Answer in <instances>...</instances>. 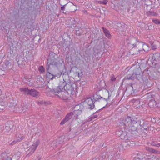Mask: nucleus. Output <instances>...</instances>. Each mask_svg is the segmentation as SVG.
<instances>
[{
  "label": "nucleus",
  "mask_w": 160,
  "mask_h": 160,
  "mask_svg": "<svg viewBox=\"0 0 160 160\" xmlns=\"http://www.w3.org/2000/svg\"><path fill=\"white\" fill-rule=\"evenodd\" d=\"M73 90L74 88L72 87L71 83H66L64 81L60 82L57 88L54 89L53 91L55 94L63 91L67 92L69 94H72Z\"/></svg>",
  "instance_id": "f257e3e1"
},
{
  "label": "nucleus",
  "mask_w": 160,
  "mask_h": 160,
  "mask_svg": "<svg viewBox=\"0 0 160 160\" xmlns=\"http://www.w3.org/2000/svg\"><path fill=\"white\" fill-rule=\"evenodd\" d=\"M130 117H127L122 121V122L126 129L130 131H134L137 130V128L139 124V122L132 120Z\"/></svg>",
  "instance_id": "f03ea898"
},
{
  "label": "nucleus",
  "mask_w": 160,
  "mask_h": 160,
  "mask_svg": "<svg viewBox=\"0 0 160 160\" xmlns=\"http://www.w3.org/2000/svg\"><path fill=\"white\" fill-rule=\"evenodd\" d=\"M21 92H23L25 93L30 95L34 97H38L39 96V92L35 89L29 90L28 88H21L20 89Z\"/></svg>",
  "instance_id": "7ed1b4c3"
},
{
  "label": "nucleus",
  "mask_w": 160,
  "mask_h": 160,
  "mask_svg": "<svg viewBox=\"0 0 160 160\" xmlns=\"http://www.w3.org/2000/svg\"><path fill=\"white\" fill-rule=\"evenodd\" d=\"M39 143V141L37 140L30 146L29 148L27 151L26 157H29L34 152Z\"/></svg>",
  "instance_id": "20e7f679"
},
{
  "label": "nucleus",
  "mask_w": 160,
  "mask_h": 160,
  "mask_svg": "<svg viewBox=\"0 0 160 160\" xmlns=\"http://www.w3.org/2000/svg\"><path fill=\"white\" fill-rule=\"evenodd\" d=\"M55 53H50L49 58L48 60L47 64L48 67V70L49 68H50V66L52 65V67L57 66L58 65V63L56 62V59L54 58L51 59L50 57L52 55L54 56L55 55Z\"/></svg>",
  "instance_id": "39448f33"
},
{
  "label": "nucleus",
  "mask_w": 160,
  "mask_h": 160,
  "mask_svg": "<svg viewBox=\"0 0 160 160\" xmlns=\"http://www.w3.org/2000/svg\"><path fill=\"white\" fill-rule=\"evenodd\" d=\"M97 101L96 99H94V98H86L84 101L87 104L89 108L91 109H93L94 107V102Z\"/></svg>",
  "instance_id": "423d86ee"
},
{
  "label": "nucleus",
  "mask_w": 160,
  "mask_h": 160,
  "mask_svg": "<svg viewBox=\"0 0 160 160\" xmlns=\"http://www.w3.org/2000/svg\"><path fill=\"white\" fill-rule=\"evenodd\" d=\"M116 134L118 136H120L121 138L122 139H123L125 140V142H128V137L125 132H123L121 130H118L116 132Z\"/></svg>",
  "instance_id": "0eeeda50"
},
{
  "label": "nucleus",
  "mask_w": 160,
  "mask_h": 160,
  "mask_svg": "<svg viewBox=\"0 0 160 160\" xmlns=\"http://www.w3.org/2000/svg\"><path fill=\"white\" fill-rule=\"evenodd\" d=\"M59 93H57L56 95H58V97L64 100H66L68 99L69 96L71 94H69L67 93V92L64 91H61L60 92H59Z\"/></svg>",
  "instance_id": "6e6552de"
},
{
  "label": "nucleus",
  "mask_w": 160,
  "mask_h": 160,
  "mask_svg": "<svg viewBox=\"0 0 160 160\" xmlns=\"http://www.w3.org/2000/svg\"><path fill=\"white\" fill-rule=\"evenodd\" d=\"M73 115V113L72 112H70L68 114L66 115L65 118L61 122L60 124L61 125L64 124L72 117Z\"/></svg>",
  "instance_id": "1a4fd4ad"
},
{
  "label": "nucleus",
  "mask_w": 160,
  "mask_h": 160,
  "mask_svg": "<svg viewBox=\"0 0 160 160\" xmlns=\"http://www.w3.org/2000/svg\"><path fill=\"white\" fill-rule=\"evenodd\" d=\"M60 76L61 74H52L50 73L48 71H47L46 74L47 77L51 80L52 79L55 77H59Z\"/></svg>",
  "instance_id": "9d476101"
},
{
  "label": "nucleus",
  "mask_w": 160,
  "mask_h": 160,
  "mask_svg": "<svg viewBox=\"0 0 160 160\" xmlns=\"http://www.w3.org/2000/svg\"><path fill=\"white\" fill-rule=\"evenodd\" d=\"M131 102L133 103V105L134 107L136 108H140L139 105L140 102L138 99H133L131 100Z\"/></svg>",
  "instance_id": "9b49d317"
},
{
  "label": "nucleus",
  "mask_w": 160,
  "mask_h": 160,
  "mask_svg": "<svg viewBox=\"0 0 160 160\" xmlns=\"http://www.w3.org/2000/svg\"><path fill=\"white\" fill-rule=\"evenodd\" d=\"M146 14L147 16H156L158 15V14L156 13V12H155L154 11H153L152 8L150 11L147 12Z\"/></svg>",
  "instance_id": "f8f14e48"
},
{
  "label": "nucleus",
  "mask_w": 160,
  "mask_h": 160,
  "mask_svg": "<svg viewBox=\"0 0 160 160\" xmlns=\"http://www.w3.org/2000/svg\"><path fill=\"white\" fill-rule=\"evenodd\" d=\"M148 105L150 107L152 108H154L157 107V104L155 101L153 99L150 100Z\"/></svg>",
  "instance_id": "ddd939ff"
},
{
  "label": "nucleus",
  "mask_w": 160,
  "mask_h": 160,
  "mask_svg": "<svg viewBox=\"0 0 160 160\" xmlns=\"http://www.w3.org/2000/svg\"><path fill=\"white\" fill-rule=\"evenodd\" d=\"M160 58V53L158 52L153 54L152 57L153 61H158Z\"/></svg>",
  "instance_id": "4468645a"
},
{
  "label": "nucleus",
  "mask_w": 160,
  "mask_h": 160,
  "mask_svg": "<svg viewBox=\"0 0 160 160\" xmlns=\"http://www.w3.org/2000/svg\"><path fill=\"white\" fill-rule=\"evenodd\" d=\"M37 103L39 105H44L45 106L50 104V103L49 102H46L43 100L37 101Z\"/></svg>",
  "instance_id": "2eb2a0df"
},
{
  "label": "nucleus",
  "mask_w": 160,
  "mask_h": 160,
  "mask_svg": "<svg viewBox=\"0 0 160 160\" xmlns=\"http://www.w3.org/2000/svg\"><path fill=\"white\" fill-rule=\"evenodd\" d=\"M72 69L73 70L72 71H73L74 70L76 71V72L75 73V74L76 75V76H78L79 77H81L82 76V72L81 73L79 72L78 71V68L76 67H73Z\"/></svg>",
  "instance_id": "dca6fc26"
},
{
  "label": "nucleus",
  "mask_w": 160,
  "mask_h": 160,
  "mask_svg": "<svg viewBox=\"0 0 160 160\" xmlns=\"http://www.w3.org/2000/svg\"><path fill=\"white\" fill-rule=\"evenodd\" d=\"M102 29L105 36L108 38H110L111 35L108 30L104 28H102Z\"/></svg>",
  "instance_id": "f3484780"
},
{
  "label": "nucleus",
  "mask_w": 160,
  "mask_h": 160,
  "mask_svg": "<svg viewBox=\"0 0 160 160\" xmlns=\"http://www.w3.org/2000/svg\"><path fill=\"white\" fill-rule=\"evenodd\" d=\"M24 138V136H22L20 138V139H18V140H14L12 142L10 143L11 145H13L16 144L18 142H20Z\"/></svg>",
  "instance_id": "a211bd4d"
},
{
  "label": "nucleus",
  "mask_w": 160,
  "mask_h": 160,
  "mask_svg": "<svg viewBox=\"0 0 160 160\" xmlns=\"http://www.w3.org/2000/svg\"><path fill=\"white\" fill-rule=\"evenodd\" d=\"M21 152H18L17 154H15L12 156V157L13 158H15L16 159H18L19 158L20 156H21Z\"/></svg>",
  "instance_id": "6ab92c4d"
},
{
  "label": "nucleus",
  "mask_w": 160,
  "mask_h": 160,
  "mask_svg": "<svg viewBox=\"0 0 160 160\" xmlns=\"http://www.w3.org/2000/svg\"><path fill=\"white\" fill-rule=\"evenodd\" d=\"M38 71L41 73H43L45 72L44 69L42 66H40L38 68Z\"/></svg>",
  "instance_id": "aec40b11"
},
{
  "label": "nucleus",
  "mask_w": 160,
  "mask_h": 160,
  "mask_svg": "<svg viewBox=\"0 0 160 160\" xmlns=\"http://www.w3.org/2000/svg\"><path fill=\"white\" fill-rule=\"evenodd\" d=\"M97 2L99 4L105 5L107 3L108 1L107 0H103V1H97Z\"/></svg>",
  "instance_id": "412c9836"
},
{
  "label": "nucleus",
  "mask_w": 160,
  "mask_h": 160,
  "mask_svg": "<svg viewBox=\"0 0 160 160\" xmlns=\"http://www.w3.org/2000/svg\"><path fill=\"white\" fill-rule=\"evenodd\" d=\"M134 77L135 78H137V75L133 73L131 77H127L126 79L134 80Z\"/></svg>",
  "instance_id": "4be33fe9"
},
{
  "label": "nucleus",
  "mask_w": 160,
  "mask_h": 160,
  "mask_svg": "<svg viewBox=\"0 0 160 160\" xmlns=\"http://www.w3.org/2000/svg\"><path fill=\"white\" fill-rule=\"evenodd\" d=\"M98 116L96 114L92 115L89 118V121H90L96 118Z\"/></svg>",
  "instance_id": "5701e85b"
},
{
  "label": "nucleus",
  "mask_w": 160,
  "mask_h": 160,
  "mask_svg": "<svg viewBox=\"0 0 160 160\" xmlns=\"http://www.w3.org/2000/svg\"><path fill=\"white\" fill-rule=\"evenodd\" d=\"M152 21L153 23L156 24H160V20L158 19H152Z\"/></svg>",
  "instance_id": "b1692460"
},
{
  "label": "nucleus",
  "mask_w": 160,
  "mask_h": 160,
  "mask_svg": "<svg viewBox=\"0 0 160 160\" xmlns=\"http://www.w3.org/2000/svg\"><path fill=\"white\" fill-rule=\"evenodd\" d=\"M152 145L158 147H160V143H158L156 144L154 142H152Z\"/></svg>",
  "instance_id": "393cba45"
},
{
  "label": "nucleus",
  "mask_w": 160,
  "mask_h": 160,
  "mask_svg": "<svg viewBox=\"0 0 160 160\" xmlns=\"http://www.w3.org/2000/svg\"><path fill=\"white\" fill-rule=\"evenodd\" d=\"M111 80L112 81H115L116 80V78L114 77V75H112L111 76Z\"/></svg>",
  "instance_id": "a878e982"
},
{
  "label": "nucleus",
  "mask_w": 160,
  "mask_h": 160,
  "mask_svg": "<svg viewBox=\"0 0 160 160\" xmlns=\"http://www.w3.org/2000/svg\"><path fill=\"white\" fill-rule=\"evenodd\" d=\"M158 118H151V121L153 123L156 122V120L158 119Z\"/></svg>",
  "instance_id": "bb28decb"
},
{
  "label": "nucleus",
  "mask_w": 160,
  "mask_h": 160,
  "mask_svg": "<svg viewBox=\"0 0 160 160\" xmlns=\"http://www.w3.org/2000/svg\"><path fill=\"white\" fill-rule=\"evenodd\" d=\"M67 4H65L63 5H61V10L62 11H64L65 9V6H66Z\"/></svg>",
  "instance_id": "cd10ccee"
},
{
  "label": "nucleus",
  "mask_w": 160,
  "mask_h": 160,
  "mask_svg": "<svg viewBox=\"0 0 160 160\" xmlns=\"http://www.w3.org/2000/svg\"><path fill=\"white\" fill-rule=\"evenodd\" d=\"M149 152H151V150H152V148H149V147H146L145 148Z\"/></svg>",
  "instance_id": "c85d7f7f"
},
{
  "label": "nucleus",
  "mask_w": 160,
  "mask_h": 160,
  "mask_svg": "<svg viewBox=\"0 0 160 160\" xmlns=\"http://www.w3.org/2000/svg\"><path fill=\"white\" fill-rule=\"evenodd\" d=\"M22 136H21V135H18H18L16 136V138H17V140H18V139H20V138H21Z\"/></svg>",
  "instance_id": "c756f323"
},
{
  "label": "nucleus",
  "mask_w": 160,
  "mask_h": 160,
  "mask_svg": "<svg viewBox=\"0 0 160 160\" xmlns=\"http://www.w3.org/2000/svg\"><path fill=\"white\" fill-rule=\"evenodd\" d=\"M12 158H9V157H7L6 159H4L3 158V159L4 160H12Z\"/></svg>",
  "instance_id": "7c9ffc66"
},
{
  "label": "nucleus",
  "mask_w": 160,
  "mask_h": 160,
  "mask_svg": "<svg viewBox=\"0 0 160 160\" xmlns=\"http://www.w3.org/2000/svg\"><path fill=\"white\" fill-rule=\"evenodd\" d=\"M156 152V151L155 150L152 149V150H151V152H152L154 153V152Z\"/></svg>",
  "instance_id": "2f4dec72"
},
{
  "label": "nucleus",
  "mask_w": 160,
  "mask_h": 160,
  "mask_svg": "<svg viewBox=\"0 0 160 160\" xmlns=\"http://www.w3.org/2000/svg\"><path fill=\"white\" fill-rule=\"evenodd\" d=\"M98 53H97L96 52H95V51H94V55L95 56V57H96L98 55Z\"/></svg>",
  "instance_id": "473e14b6"
},
{
  "label": "nucleus",
  "mask_w": 160,
  "mask_h": 160,
  "mask_svg": "<svg viewBox=\"0 0 160 160\" xmlns=\"http://www.w3.org/2000/svg\"><path fill=\"white\" fill-rule=\"evenodd\" d=\"M147 8H151V7L150 5H148V6H147Z\"/></svg>",
  "instance_id": "72a5a7b5"
},
{
  "label": "nucleus",
  "mask_w": 160,
  "mask_h": 160,
  "mask_svg": "<svg viewBox=\"0 0 160 160\" xmlns=\"http://www.w3.org/2000/svg\"><path fill=\"white\" fill-rule=\"evenodd\" d=\"M3 109L1 108H0V112L2 111L3 110Z\"/></svg>",
  "instance_id": "f704fd0d"
},
{
  "label": "nucleus",
  "mask_w": 160,
  "mask_h": 160,
  "mask_svg": "<svg viewBox=\"0 0 160 160\" xmlns=\"http://www.w3.org/2000/svg\"><path fill=\"white\" fill-rule=\"evenodd\" d=\"M144 105H143V104H142L141 106V107H143V106H144Z\"/></svg>",
  "instance_id": "c9c22d12"
},
{
  "label": "nucleus",
  "mask_w": 160,
  "mask_h": 160,
  "mask_svg": "<svg viewBox=\"0 0 160 160\" xmlns=\"http://www.w3.org/2000/svg\"><path fill=\"white\" fill-rule=\"evenodd\" d=\"M130 85H131V86L132 87V88H133V87H132V83H130Z\"/></svg>",
  "instance_id": "e433bc0d"
},
{
  "label": "nucleus",
  "mask_w": 160,
  "mask_h": 160,
  "mask_svg": "<svg viewBox=\"0 0 160 160\" xmlns=\"http://www.w3.org/2000/svg\"><path fill=\"white\" fill-rule=\"evenodd\" d=\"M152 48L153 49H156V48H153V47H152Z\"/></svg>",
  "instance_id": "4c0bfd02"
},
{
  "label": "nucleus",
  "mask_w": 160,
  "mask_h": 160,
  "mask_svg": "<svg viewBox=\"0 0 160 160\" xmlns=\"http://www.w3.org/2000/svg\"><path fill=\"white\" fill-rule=\"evenodd\" d=\"M5 155V154H2V155Z\"/></svg>",
  "instance_id": "58836bf2"
},
{
  "label": "nucleus",
  "mask_w": 160,
  "mask_h": 160,
  "mask_svg": "<svg viewBox=\"0 0 160 160\" xmlns=\"http://www.w3.org/2000/svg\"><path fill=\"white\" fill-rule=\"evenodd\" d=\"M150 98H151V96H150Z\"/></svg>",
  "instance_id": "ea45409f"
},
{
  "label": "nucleus",
  "mask_w": 160,
  "mask_h": 160,
  "mask_svg": "<svg viewBox=\"0 0 160 160\" xmlns=\"http://www.w3.org/2000/svg\"><path fill=\"white\" fill-rule=\"evenodd\" d=\"M2 71V70L1 69H0V72Z\"/></svg>",
  "instance_id": "a19ab883"
},
{
  "label": "nucleus",
  "mask_w": 160,
  "mask_h": 160,
  "mask_svg": "<svg viewBox=\"0 0 160 160\" xmlns=\"http://www.w3.org/2000/svg\"><path fill=\"white\" fill-rule=\"evenodd\" d=\"M159 22H160V21H159Z\"/></svg>",
  "instance_id": "79ce46f5"
}]
</instances>
